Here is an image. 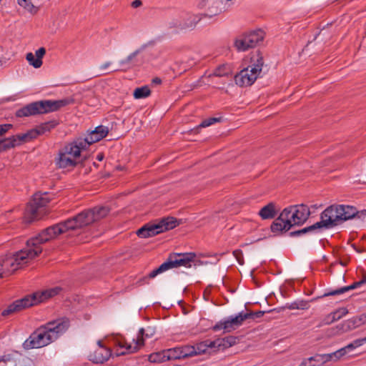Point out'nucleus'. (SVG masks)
Masks as SVG:
<instances>
[{
  "mask_svg": "<svg viewBox=\"0 0 366 366\" xmlns=\"http://www.w3.org/2000/svg\"><path fill=\"white\" fill-rule=\"evenodd\" d=\"M40 254V249H32L26 247L11 255L0 257V270L4 277L11 275L21 265L26 264L28 259H32Z\"/></svg>",
  "mask_w": 366,
  "mask_h": 366,
  "instance_id": "20e7f679",
  "label": "nucleus"
},
{
  "mask_svg": "<svg viewBox=\"0 0 366 366\" xmlns=\"http://www.w3.org/2000/svg\"><path fill=\"white\" fill-rule=\"evenodd\" d=\"M353 343L355 345V348L358 347L362 345L363 344L366 343V337L363 338L357 339L353 341Z\"/></svg>",
  "mask_w": 366,
  "mask_h": 366,
  "instance_id": "864d4df0",
  "label": "nucleus"
},
{
  "mask_svg": "<svg viewBox=\"0 0 366 366\" xmlns=\"http://www.w3.org/2000/svg\"><path fill=\"white\" fill-rule=\"evenodd\" d=\"M102 139L101 138V137L96 134L94 130L92 131L85 138H81V140L82 141L83 144H84L86 149H88V147L91 144L97 142Z\"/></svg>",
  "mask_w": 366,
  "mask_h": 366,
  "instance_id": "7c9ffc66",
  "label": "nucleus"
},
{
  "mask_svg": "<svg viewBox=\"0 0 366 366\" xmlns=\"http://www.w3.org/2000/svg\"><path fill=\"white\" fill-rule=\"evenodd\" d=\"M152 83L155 84H162V79L159 77H155L152 79Z\"/></svg>",
  "mask_w": 366,
  "mask_h": 366,
  "instance_id": "0e129e2a",
  "label": "nucleus"
},
{
  "mask_svg": "<svg viewBox=\"0 0 366 366\" xmlns=\"http://www.w3.org/2000/svg\"><path fill=\"white\" fill-rule=\"evenodd\" d=\"M87 149L81 140V137L66 144L59 150L56 164L59 168L76 167L79 163L82 164L86 160V156L81 161H76V158L81 157V152Z\"/></svg>",
  "mask_w": 366,
  "mask_h": 366,
  "instance_id": "423d86ee",
  "label": "nucleus"
},
{
  "mask_svg": "<svg viewBox=\"0 0 366 366\" xmlns=\"http://www.w3.org/2000/svg\"><path fill=\"white\" fill-rule=\"evenodd\" d=\"M26 134L29 141H30L36 138L39 135V132H38L37 128H35L28 131Z\"/></svg>",
  "mask_w": 366,
  "mask_h": 366,
  "instance_id": "3c124183",
  "label": "nucleus"
},
{
  "mask_svg": "<svg viewBox=\"0 0 366 366\" xmlns=\"http://www.w3.org/2000/svg\"><path fill=\"white\" fill-rule=\"evenodd\" d=\"M109 212L107 207H95L92 209H85L74 217L64 221L67 232L76 230L89 226L92 223L105 217Z\"/></svg>",
  "mask_w": 366,
  "mask_h": 366,
  "instance_id": "7ed1b4c3",
  "label": "nucleus"
},
{
  "mask_svg": "<svg viewBox=\"0 0 366 366\" xmlns=\"http://www.w3.org/2000/svg\"><path fill=\"white\" fill-rule=\"evenodd\" d=\"M348 311L346 308L342 307L340 308L334 312L330 313L326 318L324 320L325 324L329 325L336 320L341 319L342 317L347 314Z\"/></svg>",
  "mask_w": 366,
  "mask_h": 366,
  "instance_id": "bb28decb",
  "label": "nucleus"
},
{
  "mask_svg": "<svg viewBox=\"0 0 366 366\" xmlns=\"http://www.w3.org/2000/svg\"><path fill=\"white\" fill-rule=\"evenodd\" d=\"M181 220L173 217L162 218L155 223H147L137 231V235L140 238L154 237L162 232L175 228L180 224Z\"/></svg>",
  "mask_w": 366,
  "mask_h": 366,
  "instance_id": "1a4fd4ad",
  "label": "nucleus"
},
{
  "mask_svg": "<svg viewBox=\"0 0 366 366\" xmlns=\"http://www.w3.org/2000/svg\"><path fill=\"white\" fill-rule=\"evenodd\" d=\"M355 345L352 342L348 344L347 346L344 347L343 349H345V352H347V350H353L355 349Z\"/></svg>",
  "mask_w": 366,
  "mask_h": 366,
  "instance_id": "680f3d73",
  "label": "nucleus"
},
{
  "mask_svg": "<svg viewBox=\"0 0 366 366\" xmlns=\"http://www.w3.org/2000/svg\"><path fill=\"white\" fill-rule=\"evenodd\" d=\"M1 127L3 129V130L4 131V134L10 129H11L13 127V125L11 124H1L0 125Z\"/></svg>",
  "mask_w": 366,
  "mask_h": 366,
  "instance_id": "bf43d9fd",
  "label": "nucleus"
},
{
  "mask_svg": "<svg viewBox=\"0 0 366 366\" xmlns=\"http://www.w3.org/2000/svg\"><path fill=\"white\" fill-rule=\"evenodd\" d=\"M18 4L31 13H36L37 9L31 4L30 0H17Z\"/></svg>",
  "mask_w": 366,
  "mask_h": 366,
  "instance_id": "c03bdc74",
  "label": "nucleus"
},
{
  "mask_svg": "<svg viewBox=\"0 0 366 366\" xmlns=\"http://www.w3.org/2000/svg\"><path fill=\"white\" fill-rule=\"evenodd\" d=\"M62 289L59 287H55L54 288H51L44 291H42L41 292H35L31 296H35V298H34V300L35 302H34V305H36L39 302H44V300L54 297L55 295H58Z\"/></svg>",
  "mask_w": 366,
  "mask_h": 366,
  "instance_id": "aec40b11",
  "label": "nucleus"
},
{
  "mask_svg": "<svg viewBox=\"0 0 366 366\" xmlns=\"http://www.w3.org/2000/svg\"><path fill=\"white\" fill-rule=\"evenodd\" d=\"M259 76L249 70L248 67L244 68L234 76V81L239 86H251Z\"/></svg>",
  "mask_w": 366,
  "mask_h": 366,
  "instance_id": "dca6fc26",
  "label": "nucleus"
},
{
  "mask_svg": "<svg viewBox=\"0 0 366 366\" xmlns=\"http://www.w3.org/2000/svg\"><path fill=\"white\" fill-rule=\"evenodd\" d=\"M332 361H337L342 357L346 355L345 349L341 348L337 351L330 353Z\"/></svg>",
  "mask_w": 366,
  "mask_h": 366,
  "instance_id": "de8ad7c7",
  "label": "nucleus"
},
{
  "mask_svg": "<svg viewBox=\"0 0 366 366\" xmlns=\"http://www.w3.org/2000/svg\"><path fill=\"white\" fill-rule=\"evenodd\" d=\"M110 64H111V63H110V62H109V61L105 62L104 64H103L101 66L100 69H101L102 70H105L106 69H107V68L110 66Z\"/></svg>",
  "mask_w": 366,
  "mask_h": 366,
  "instance_id": "69168bd1",
  "label": "nucleus"
},
{
  "mask_svg": "<svg viewBox=\"0 0 366 366\" xmlns=\"http://www.w3.org/2000/svg\"><path fill=\"white\" fill-rule=\"evenodd\" d=\"M1 140L3 142L2 148H3V149H5V151H6L9 149L14 148L17 145H19V143L16 142V141L15 140L14 137H13V136L10 137L9 138L3 139Z\"/></svg>",
  "mask_w": 366,
  "mask_h": 366,
  "instance_id": "ea45409f",
  "label": "nucleus"
},
{
  "mask_svg": "<svg viewBox=\"0 0 366 366\" xmlns=\"http://www.w3.org/2000/svg\"><path fill=\"white\" fill-rule=\"evenodd\" d=\"M95 133L101 137L102 139L104 138L108 132L109 129L107 127L99 125L94 129Z\"/></svg>",
  "mask_w": 366,
  "mask_h": 366,
  "instance_id": "49530a36",
  "label": "nucleus"
},
{
  "mask_svg": "<svg viewBox=\"0 0 366 366\" xmlns=\"http://www.w3.org/2000/svg\"><path fill=\"white\" fill-rule=\"evenodd\" d=\"M57 125V122L56 121H50L45 123L41 124L38 126L37 130L39 132V135L44 134L46 132H50V130L54 128Z\"/></svg>",
  "mask_w": 366,
  "mask_h": 366,
  "instance_id": "c9c22d12",
  "label": "nucleus"
},
{
  "mask_svg": "<svg viewBox=\"0 0 366 366\" xmlns=\"http://www.w3.org/2000/svg\"><path fill=\"white\" fill-rule=\"evenodd\" d=\"M112 356V350L109 347H98L94 352L90 353L89 359L97 364H102L107 361Z\"/></svg>",
  "mask_w": 366,
  "mask_h": 366,
  "instance_id": "a211bd4d",
  "label": "nucleus"
},
{
  "mask_svg": "<svg viewBox=\"0 0 366 366\" xmlns=\"http://www.w3.org/2000/svg\"><path fill=\"white\" fill-rule=\"evenodd\" d=\"M278 213L276 209V204L273 202L268 203L263 207L258 212V214L262 219H271L274 218Z\"/></svg>",
  "mask_w": 366,
  "mask_h": 366,
  "instance_id": "4be33fe9",
  "label": "nucleus"
},
{
  "mask_svg": "<svg viewBox=\"0 0 366 366\" xmlns=\"http://www.w3.org/2000/svg\"><path fill=\"white\" fill-rule=\"evenodd\" d=\"M49 192H36L32 199L28 203L25 213L24 219L26 223L41 219L44 214V207L50 202L51 198Z\"/></svg>",
  "mask_w": 366,
  "mask_h": 366,
  "instance_id": "6e6552de",
  "label": "nucleus"
},
{
  "mask_svg": "<svg viewBox=\"0 0 366 366\" xmlns=\"http://www.w3.org/2000/svg\"><path fill=\"white\" fill-rule=\"evenodd\" d=\"M292 209L295 210L297 226L303 225L311 214L310 208L304 204L292 205Z\"/></svg>",
  "mask_w": 366,
  "mask_h": 366,
  "instance_id": "f3484780",
  "label": "nucleus"
},
{
  "mask_svg": "<svg viewBox=\"0 0 366 366\" xmlns=\"http://www.w3.org/2000/svg\"><path fill=\"white\" fill-rule=\"evenodd\" d=\"M313 361H310L308 359H305L300 366H317V365L312 363Z\"/></svg>",
  "mask_w": 366,
  "mask_h": 366,
  "instance_id": "5fc2aeb1",
  "label": "nucleus"
},
{
  "mask_svg": "<svg viewBox=\"0 0 366 366\" xmlns=\"http://www.w3.org/2000/svg\"><path fill=\"white\" fill-rule=\"evenodd\" d=\"M321 232L320 228L318 226L317 222H316L309 227L290 232V237H296V236H300L301 234H307L308 232Z\"/></svg>",
  "mask_w": 366,
  "mask_h": 366,
  "instance_id": "cd10ccee",
  "label": "nucleus"
},
{
  "mask_svg": "<svg viewBox=\"0 0 366 366\" xmlns=\"http://www.w3.org/2000/svg\"><path fill=\"white\" fill-rule=\"evenodd\" d=\"M308 302L306 300H299L295 301L290 305H286V308H288L290 310H305L308 307Z\"/></svg>",
  "mask_w": 366,
  "mask_h": 366,
  "instance_id": "58836bf2",
  "label": "nucleus"
},
{
  "mask_svg": "<svg viewBox=\"0 0 366 366\" xmlns=\"http://www.w3.org/2000/svg\"><path fill=\"white\" fill-rule=\"evenodd\" d=\"M362 215H366V209L359 211L350 205L332 204L322 212L317 224L322 232L341 225L347 220L361 218Z\"/></svg>",
  "mask_w": 366,
  "mask_h": 366,
  "instance_id": "f03ea898",
  "label": "nucleus"
},
{
  "mask_svg": "<svg viewBox=\"0 0 366 366\" xmlns=\"http://www.w3.org/2000/svg\"><path fill=\"white\" fill-rule=\"evenodd\" d=\"M238 338L235 336H228L224 338H220L222 345V350L234 345L237 343Z\"/></svg>",
  "mask_w": 366,
  "mask_h": 366,
  "instance_id": "e433bc0d",
  "label": "nucleus"
},
{
  "mask_svg": "<svg viewBox=\"0 0 366 366\" xmlns=\"http://www.w3.org/2000/svg\"><path fill=\"white\" fill-rule=\"evenodd\" d=\"M360 326H361V322H360V320L357 316L344 321L342 323L338 325L337 328L341 331V332H347Z\"/></svg>",
  "mask_w": 366,
  "mask_h": 366,
  "instance_id": "b1692460",
  "label": "nucleus"
},
{
  "mask_svg": "<svg viewBox=\"0 0 366 366\" xmlns=\"http://www.w3.org/2000/svg\"><path fill=\"white\" fill-rule=\"evenodd\" d=\"M72 102L71 99H63L59 100H41L31 102L16 112L17 117H24L38 114H47L58 111L61 108Z\"/></svg>",
  "mask_w": 366,
  "mask_h": 366,
  "instance_id": "39448f33",
  "label": "nucleus"
},
{
  "mask_svg": "<svg viewBox=\"0 0 366 366\" xmlns=\"http://www.w3.org/2000/svg\"><path fill=\"white\" fill-rule=\"evenodd\" d=\"M360 286V283L358 282H355L351 285L343 287H341V288H339V289H337V290L328 292L325 293L323 295V297L341 295V294H343V293H345L346 292H348L350 290H354L355 288H357Z\"/></svg>",
  "mask_w": 366,
  "mask_h": 366,
  "instance_id": "c85d7f7f",
  "label": "nucleus"
},
{
  "mask_svg": "<svg viewBox=\"0 0 366 366\" xmlns=\"http://www.w3.org/2000/svg\"><path fill=\"white\" fill-rule=\"evenodd\" d=\"M151 94V90L148 86L137 87L134 89L133 96L135 99H142L149 97Z\"/></svg>",
  "mask_w": 366,
  "mask_h": 366,
  "instance_id": "72a5a7b5",
  "label": "nucleus"
},
{
  "mask_svg": "<svg viewBox=\"0 0 366 366\" xmlns=\"http://www.w3.org/2000/svg\"><path fill=\"white\" fill-rule=\"evenodd\" d=\"M166 355L168 360H178L183 358L180 347L166 350Z\"/></svg>",
  "mask_w": 366,
  "mask_h": 366,
  "instance_id": "f704fd0d",
  "label": "nucleus"
},
{
  "mask_svg": "<svg viewBox=\"0 0 366 366\" xmlns=\"http://www.w3.org/2000/svg\"><path fill=\"white\" fill-rule=\"evenodd\" d=\"M45 54V48L41 47L36 51V58L31 52H29L26 54V59L29 62V64L31 66H33L36 69H38L40 68L43 64L41 59L44 57Z\"/></svg>",
  "mask_w": 366,
  "mask_h": 366,
  "instance_id": "412c9836",
  "label": "nucleus"
},
{
  "mask_svg": "<svg viewBox=\"0 0 366 366\" xmlns=\"http://www.w3.org/2000/svg\"><path fill=\"white\" fill-rule=\"evenodd\" d=\"M207 349H212L213 351L222 350V345L221 343L220 338H217L215 340L211 341L209 340H207Z\"/></svg>",
  "mask_w": 366,
  "mask_h": 366,
  "instance_id": "37998d69",
  "label": "nucleus"
},
{
  "mask_svg": "<svg viewBox=\"0 0 366 366\" xmlns=\"http://www.w3.org/2000/svg\"><path fill=\"white\" fill-rule=\"evenodd\" d=\"M244 320L242 315V312H239L235 317H231L229 319L224 320L223 322V328L224 330L230 332L232 330L236 329L237 327L242 325Z\"/></svg>",
  "mask_w": 366,
  "mask_h": 366,
  "instance_id": "5701e85b",
  "label": "nucleus"
},
{
  "mask_svg": "<svg viewBox=\"0 0 366 366\" xmlns=\"http://www.w3.org/2000/svg\"><path fill=\"white\" fill-rule=\"evenodd\" d=\"M252 65L250 71L257 74L258 76L262 71V66L264 65V59L262 53L259 51H257L255 56L251 57Z\"/></svg>",
  "mask_w": 366,
  "mask_h": 366,
  "instance_id": "393cba45",
  "label": "nucleus"
},
{
  "mask_svg": "<svg viewBox=\"0 0 366 366\" xmlns=\"http://www.w3.org/2000/svg\"><path fill=\"white\" fill-rule=\"evenodd\" d=\"M145 46L138 49L131 53L127 58L120 61L119 64L121 66H125L126 69H132L136 66H139L142 64V61H139L137 59V55L143 50Z\"/></svg>",
  "mask_w": 366,
  "mask_h": 366,
  "instance_id": "6ab92c4d",
  "label": "nucleus"
},
{
  "mask_svg": "<svg viewBox=\"0 0 366 366\" xmlns=\"http://www.w3.org/2000/svg\"><path fill=\"white\" fill-rule=\"evenodd\" d=\"M297 226L295 210L292 205L285 207L274 219L270 226L273 233L282 234L290 230L293 227Z\"/></svg>",
  "mask_w": 366,
  "mask_h": 366,
  "instance_id": "f8f14e48",
  "label": "nucleus"
},
{
  "mask_svg": "<svg viewBox=\"0 0 366 366\" xmlns=\"http://www.w3.org/2000/svg\"><path fill=\"white\" fill-rule=\"evenodd\" d=\"M242 312L244 321L247 320H255L254 312L250 311L248 312Z\"/></svg>",
  "mask_w": 366,
  "mask_h": 366,
  "instance_id": "603ef678",
  "label": "nucleus"
},
{
  "mask_svg": "<svg viewBox=\"0 0 366 366\" xmlns=\"http://www.w3.org/2000/svg\"><path fill=\"white\" fill-rule=\"evenodd\" d=\"M222 119V117H210V118H208L207 119H204L203 120L201 124L197 127L195 128L194 130L195 132H198V130L200 129V128H204V127H209L214 123H217V122H220Z\"/></svg>",
  "mask_w": 366,
  "mask_h": 366,
  "instance_id": "4c0bfd02",
  "label": "nucleus"
},
{
  "mask_svg": "<svg viewBox=\"0 0 366 366\" xmlns=\"http://www.w3.org/2000/svg\"><path fill=\"white\" fill-rule=\"evenodd\" d=\"M3 358L6 366H29L30 364V359L17 351L4 354Z\"/></svg>",
  "mask_w": 366,
  "mask_h": 366,
  "instance_id": "2eb2a0df",
  "label": "nucleus"
},
{
  "mask_svg": "<svg viewBox=\"0 0 366 366\" xmlns=\"http://www.w3.org/2000/svg\"><path fill=\"white\" fill-rule=\"evenodd\" d=\"M154 334V330L148 327L147 332L144 328L139 330L138 337L136 340L135 345L132 346L131 344L127 343L126 340L121 335H117L111 339L113 345L117 347L115 351L116 356L124 355L136 352L139 350V347L144 345V338H149Z\"/></svg>",
  "mask_w": 366,
  "mask_h": 366,
  "instance_id": "0eeeda50",
  "label": "nucleus"
},
{
  "mask_svg": "<svg viewBox=\"0 0 366 366\" xmlns=\"http://www.w3.org/2000/svg\"><path fill=\"white\" fill-rule=\"evenodd\" d=\"M0 366H6L5 362L4 361L3 355L0 357Z\"/></svg>",
  "mask_w": 366,
  "mask_h": 366,
  "instance_id": "774afa93",
  "label": "nucleus"
},
{
  "mask_svg": "<svg viewBox=\"0 0 366 366\" xmlns=\"http://www.w3.org/2000/svg\"><path fill=\"white\" fill-rule=\"evenodd\" d=\"M68 318L51 321L35 330L23 343L25 350L41 348L56 340L69 327Z\"/></svg>",
  "mask_w": 366,
  "mask_h": 366,
  "instance_id": "f257e3e1",
  "label": "nucleus"
},
{
  "mask_svg": "<svg viewBox=\"0 0 366 366\" xmlns=\"http://www.w3.org/2000/svg\"><path fill=\"white\" fill-rule=\"evenodd\" d=\"M221 329H224L223 328V322H220L217 324H216L214 327H213V330L214 331H217L219 330H221Z\"/></svg>",
  "mask_w": 366,
  "mask_h": 366,
  "instance_id": "052dcab7",
  "label": "nucleus"
},
{
  "mask_svg": "<svg viewBox=\"0 0 366 366\" xmlns=\"http://www.w3.org/2000/svg\"><path fill=\"white\" fill-rule=\"evenodd\" d=\"M360 286L366 283V273L364 274L363 277L361 280L358 281Z\"/></svg>",
  "mask_w": 366,
  "mask_h": 366,
  "instance_id": "338daca9",
  "label": "nucleus"
},
{
  "mask_svg": "<svg viewBox=\"0 0 366 366\" xmlns=\"http://www.w3.org/2000/svg\"><path fill=\"white\" fill-rule=\"evenodd\" d=\"M13 137H14L16 142L19 143V145L23 142H29L28 137L26 134H17L14 135Z\"/></svg>",
  "mask_w": 366,
  "mask_h": 366,
  "instance_id": "8fccbe9b",
  "label": "nucleus"
},
{
  "mask_svg": "<svg viewBox=\"0 0 366 366\" xmlns=\"http://www.w3.org/2000/svg\"><path fill=\"white\" fill-rule=\"evenodd\" d=\"M254 317H255V319H257V318L262 317L264 315V311H257V312H254Z\"/></svg>",
  "mask_w": 366,
  "mask_h": 366,
  "instance_id": "e2e57ef3",
  "label": "nucleus"
},
{
  "mask_svg": "<svg viewBox=\"0 0 366 366\" xmlns=\"http://www.w3.org/2000/svg\"><path fill=\"white\" fill-rule=\"evenodd\" d=\"M142 5V1L141 0H134L132 3V6L133 8H138Z\"/></svg>",
  "mask_w": 366,
  "mask_h": 366,
  "instance_id": "13d9d810",
  "label": "nucleus"
},
{
  "mask_svg": "<svg viewBox=\"0 0 366 366\" xmlns=\"http://www.w3.org/2000/svg\"><path fill=\"white\" fill-rule=\"evenodd\" d=\"M179 23H181V22L177 21V20L172 21L169 23V27L170 29L175 28V29H179V28H178V24Z\"/></svg>",
  "mask_w": 366,
  "mask_h": 366,
  "instance_id": "6e6d98bb",
  "label": "nucleus"
},
{
  "mask_svg": "<svg viewBox=\"0 0 366 366\" xmlns=\"http://www.w3.org/2000/svg\"><path fill=\"white\" fill-rule=\"evenodd\" d=\"M180 349L181 352L182 353L183 355V359L196 355V350H194V346L184 345L183 347H180Z\"/></svg>",
  "mask_w": 366,
  "mask_h": 366,
  "instance_id": "a19ab883",
  "label": "nucleus"
},
{
  "mask_svg": "<svg viewBox=\"0 0 366 366\" xmlns=\"http://www.w3.org/2000/svg\"><path fill=\"white\" fill-rule=\"evenodd\" d=\"M265 33L262 29H257L243 33L234 40V46L238 51H245L253 49L262 43Z\"/></svg>",
  "mask_w": 366,
  "mask_h": 366,
  "instance_id": "9b49d317",
  "label": "nucleus"
},
{
  "mask_svg": "<svg viewBox=\"0 0 366 366\" xmlns=\"http://www.w3.org/2000/svg\"><path fill=\"white\" fill-rule=\"evenodd\" d=\"M207 340L202 341L201 342L197 343L194 346V350H196V355L204 354L207 352Z\"/></svg>",
  "mask_w": 366,
  "mask_h": 366,
  "instance_id": "a18cd8bd",
  "label": "nucleus"
},
{
  "mask_svg": "<svg viewBox=\"0 0 366 366\" xmlns=\"http://www.w3.org/2000/svg\"><path fill=\"white\" fill-rule=\"evenodd\" d=\"M201 19L202 17L198 15H191L184 22L179 23L178 28L179 30H192Z\"/></svg>",
  "mask_w": 366,
  "mask_h": 366,
  "instance_id": "a878e982",
  "label": "nucleus"
},
{
  "mask_svg": "<svg viewBox=\"0 0 366 366\" xmlns=\"http://www.w3.org/2000/svg\"><path fill=\"white\" fill-rule=\"evenodd\" d=\"M310 361H314L315 364L322 365L325 363L332 361L330 353L329 354H316L315 355L309 357Z\"/></svg>",
  "mask_w": 366,
  "mask_h": 366,
  "instance_id": "c756f323",
  "label": "nucleus"
},
{
  "mask_svg": "<svg viewBox=\"0 0 366 366\" xmlns=\"http://www.w3.org/2000/svg\"><path fill=\"white\" fill-rule=\"evenodd\" d=\"M34 298H35V296L27 295L21 299L14 301L13 303L10 304L6 309L2 311L1 315L6 317L33 306L34 302H35Z\"/></svg>",
  "mask_w": 366,
  "mask_h": 366,
  "instance_id": "4468645a",
  "label": "nucleus"
},
{
  "mask_svg": "<svg viewBox=\"0 0 366 366\" xmlns=\"http://www.w3.org/2000/svg\"><path fill=\"white\" fill-rule=\"evenodd\" d=\"M233 255L237 259L238 263L241 265L244 264V257H243V253L241 249H236L233 251Z\"/></svg>",
  "mask_w": 366,
  "mask_h": 366,
  "instance_id": "09e8293b",
  "label": "nucleus"
},
{
  "mask_svg": "<svg viewBox=\"0 0 366 366\" xmlns=\"http://www.w3.org/2000/svg\"><path fill=\"white\" fill-rule=\"evenodd\" d=\"M232 73V70L229 65L227 64H222L217 67L215 70L213 71L212 74L210 76H229Z\"/></svg>",
  "mask_w": 366,
  "mask_h": 366,
  "instance_id": "473e14b6",
  "label": "nucleus"
},
{
  "mask_svg": "<svg viewBox=\"0 0 366 366\" xmlns=\"http://www.w3.org/2000/svg\"><path fill=\"white\" fill-rule=\"evenodd\" d=\"M357 317L360 320V322H361V325L366 323V313H363L360 316H357Z\"/></svg>",
  "mask_w": 366,
  "mask_h": 366,
  "instance_id": "4d7b16f0",
  "label": "nucleus"
},
{
  "mask_svg": "<svg viewBox=\"0 0 366 366\" xmlns=\"http://www.w3.org/2000/svg\"><path fill=\"white\" fill-rule=\"evenodd\" d=\"M148 360L150 362L159 363L168 360L166 355V350L152 353L149 355Z\"/></svg>",
  "mask_w": 366,
  "mask_h": 366,
  "instance_id": "2f4dec72",
  "label": "nucleus"
},
{
  "mask_svg": "<svg viewBox=\"0 0 366 366\" xmlns=\"http://www.w3.org/2000/svg\"><path fill=\"white\" fill-rule=\"evenodd\" d=\"M66 228L64 222H61L44 229L38 236L32 237L26 241V247L28 249H40L41 252L42 248L40 244L48 242L51 239L56 237L57 235L66 232Z\"/></svg>",
  "mask_w": 366,
  "mask_h": 366,
  "instance_id": "9d476101",
  "label": "nucleus"
},
{
  "mask_svg": "<svg viewBox=\"0 0 366 366\" xmlns=\"http://www.w3.org/2000/svg\"><path fill=\"white\" fill-rule=\"evenodd\" d=\"M169 268L167 267V262H164L162 263L158 268L152 270L146 278H154L157 275L168 270Z\"/></svg>",
  "mask_w": 366,
  "mask_h": 366,
  "instance_id": "79ce46f5",
  "label": "nucleus"
},
{
  "mask_svg": "<svg viewBox=\"0 0 366 366\" xmlns=\"http://www.w3.org/2000/svg\"><path fill=\"white\" fill-rule=\"evenodd\" d=\"M196 254L189 253H172L168 257L166 262L169 269L179 267H191L192 264L194 265Z\"/></svg>",
  "mask_w": 366,
  "mask_h": 366,
  "instance_id": "ddd939ff",
  "label": "nucleus"
}]
</instances>
